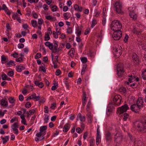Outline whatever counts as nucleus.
I'll use <instances>...</instances> for the list:
<instances>
[{
	"label": "nucleus",
	"instance_id": "5",
	"mask_svg": "<svg viewBox=\"0 0 146 146\" xmlns=\"http://www.w3.org/2000/svg\"><path fill=\"white\" fill-rule=\"evenodd\" d=\"M140 106L137 104H135L132 105L130 107V109L136 113H139L140 111Z\"/></svg>",
	"mask_w": 146,
	"mask_h": 146
},
{
	"label": "nucleus",
	"instance_id": "59",
	"mask_svg": "<svg viewBox=\"0 0 146 146\" xmlns=\"http://www.w3.org/2000/svg\"><path fill=\"white\" fill-rule=\"evenodd\" d=\"M38 24L39 25H42L43 23V20L42 19H38Z\"/></svg>",
	"mask_w": 146,
	"mask_h": 146
},
{
	"label": "nucleus",
	"instance_id": "51",
	"mask_svg": "<svg viewBox=\"0 0 146 146\" xmlns=\"http://www.w3.org/2000/svg\"><path fill=\"white\" fill-rule=\"evenodd\" d=\"M44 115H45V117L44 119V123H47L48 122V120L49 119V116L45 114Z\"/></svg>",
	"mask_w": 146,
	"mask_h": 146
},
{
	"label": "nucleus",
	"instance_id": "15",
	"mask_svg": "<svg viewBox=\"0 0 146 146\" xmlns=\"http://www.w3.org/2000/svg\"><path fill=\"white\" fill-rule=\"evenodd\" d=\"M74 8L75 10L77 11L81 12L82 11V7L81 6L79 7V5L77 4H75L74 5Z\"/></svg>",
	"mask_w": 146,
	"mask_h": 146
},
{
	"label": "nucleus",
	"instance_id": "10",
	"mask_svg": "<svg viewBox=\"0 0 146 146\" xmlns=\"http://www.w3.org/2000/svg\"><path fill=\"white\" fill-rule=\"evenodd\" d=\"M70 123H66L63 127V131L64 132L68 131L70 129Z\"/></svg>",
	"mask_w": 146,
	"mask_h": 146
},
{
	"label": "nucleus",
	"instance_id": "52",
	"mask_svg": "<svg viewBox=\"0 0 146 146\" xmlns=\"http://www.w3.org/2000/svg\"><path fill=\"white\" fill-rule=\"evenodd\" d=\"M91 105V102L89 101L86 106V110L87 111H88L89 110V109L90 108V106Z\"/></svg>",
	"mask_w": 146,
	"mask_h": 146
},
{
	"label": "nucleus",
	"instance_id": "49",
	"mask_svg": "<svg viewBox=\"0 0 146 146\" xmlns=\"http://www.w3.org/2000/svg\"><path fill=\"white\" fill-rule=\"evenodd\" d=\"M78 29L77 33V35L78 36H80L81 34V30H79V28L78 27Z\"/></svg>",
	"mask_w": 146,
	"mask_h": 146
},
{
	"label": "nucleus",
	"instance_id": "4",
	"mask_svg": "<svg viewBox=\"0 0 146 146\" xmlns=\"http://www.w3.org/2000/svg\"><path fill=\"white\" fill-rule=\"evenodd\" d=\"M112 135L109 130L105 132V139L106 142L110 143L112 141Z\"/></svg>",
	"mask_w": 146,
	"mask_h": 146
},
{
	"label": "nucleus",
	"instance_id": "18",
	"mask_svg": "<svg viewBox=\"0 0 146 146\" xmlns=\"http://www.w3.org/2000/svg\"><path fill=\"white\" fill-rule=\"evenodd\" d=\"M8 60L7 58L2 55L1 56V62L2 64H3L6 62H8Z\"/></svg>",
	"mask_w": 146,
	"mask_h": 146
},
{
	"label": "nucleus",
	"instance_id": "45",
	"mask_svg": "<svg viewBox=\"0 0 146 146\" xmlns=\"http://www.w3.org/2000/svg\"><path fill=\"white\" fill-rule=\"evenodd\" d=\"M53 47H54V50L52 49L51 50L52 52L54 53H56V52L57 53L58 47L56 46H53Z\"/></svg>",
	"mask_w": 146,
	"mask_h": 146
},
{
	"label": "nucleus",
	"instance_id": "14",
	"mask_svg": "<svg viewBox=\"0 0 146 146\" xmlns=\"http://www.w3.org/2000/svg\"><path fill=\"white\" fill-rule=\"evenodd\" d=\"M20 117L21 118V123L25 125H27V124L26 123V120L25 118V115L23 114H22L20 115Z\"/></svg>",
	"mask_w": 146,
	"mask_h": 146
},
{
	"label": "nucleus",
	"instance_id": "58",
	"mask_svg": "<svg viewBox=\"0 0 146 146\" xmlns=\"http://www.w3.org/2000/svg\"><path fill=\"white\" fill-rule=\"evenodd\" d=\"M9 100L10 103H13L14 102V99L12 97H9Z\"/></svg>",
	"mask_w": 146,
	"mask_h": 146
},
{
	"label": "nucleus",
	"instance_id": "21",
	"mask_svg": "<svg viewBox=\"0 0 146 146\" xmlns=\"http://www.w3.org/2000/svg\"><path fill=\"white\" fill-rule=\"evenodd\" d=\"M2 9L3 10H5V11L6 12V13L8 15H10L11 13L8 11V9L5 4H4L2 6Z\"/></svg>",
	"mask_w": 146,
	"mask_h": 146
},
{
	"label": "nucleus",
	"instance_id": "3",
	"mask_svg": "<svg viewBox=\"0 0 146 146\" xmlns=\"http://www.w3.org/2000/svg\"><path fill=\"white\" fill-rule=\"evenodd\" d=\"M129 109V108L128 105L127 104H125L122 106L119 107L118 108L117 113H119V115L125 112H126L127 110Z\"/></svg>",
	"mask_w": 146,
	"mask_h": 146
},
{
	"label": "nucleus",
	"instance_id": "11",
	"mask_svg": "<svg viewBox=\"0 0 146 146\" xmlns=\"http://www.w3.org/2000/svg\"><path fill=\"white\" fill-rule=\"evenodd\" d=\"M113 50L114 52L116 53L118 56H120L122 53V50L120 49H119L118 50V48L117 47H113Z\"/></svg>",
	"mask_w": 146,
	"mask_h": 146
},
{
	"label": "nucleus",
	"instance_id": "27",
	"mask_svg": "<svg viewBox=\"0 0 146 146\" xmlns=\"http://www.w3.org/2000/svg\"><path fill=\"white\" fill-rule=\"evenodd\" d=\"M17 13H18V9L17 10V13H13L12 14V18L14 19H15L16 18V19L18 21V17L17 16L18 14Z\"/></svg>",
	"mask_w": 146,
	"mask_h": 146
},
{
	"label": "nucleus",
	"instance_id": "55",
	"mask_svg": "<svg viewBox=\"0 0 146 146\" xmlns=\"http://www.w3.org/2000/svg\"><path fill=\"white\" fill-rule=\"evenodd\" d=\"M114 141H115L117 143H120L122 140H120L119 138L115 137Z\"/></svg>",
	"mask_w": 146,
	"mask_h": 146
},
{
	"label": "nucleus",
	"instance_id": "9",
	"mask_svg": "<svg viewBox=\"0 0 146 146\" xmlns=\"http://www.w3.org/2000/svg\"><path fill=\"white\" fill-rule=\"evenodd\" d=\"M132 58L134 61L136 62H136H135V63L137 64H138L140 61L138 56L135 53L133 54Z\"/></svg>",
	"mask_w": 146,
	"mask_h": 146
},
{
	"label": "nucleus",
	"instance_id": "62",
	"mask_svg": "<svg viewBox=\"0 0 146 146\" xmlns=\"http://www.w3.org/2000/svg\"><path fill=\"white\" fill-rule=\"evenodd\" d=\"M22 27L24 29H27L29 28V26L26 24H24L22 25Z\"/></svg>",
	"mask_w": 146,
	"mask_h": 146
},
{
	"label": "nucleus",
	"instance_id": "26",
	"mask_svg": "<svg viewBox=\"0 0 146 146\" xmlns=\"http://www.w3.org/2000/svg\"><path fill=\"white\" fill-rule=\"evenodd\" d=\"M1 104L2 106H7V102L5 99H2L1 100Z\"/></svg>",
	"mask_w": 146,
	"mask_h": 146
},
{
	"label": "nucleus",
	"instance_id": "61",
	"mask_svg": "<svg viewBox=\"0 0 146 146\" xmlns=\"http://www.w3.org/2000/svg\"><path fill=\"white\" fill-rule=\"evenodd\" d=\"M61 73V71L59 69H57L55 72L56 75L57 76H59Z\"/></svg>",
	"mask_w": 146,
	"mask_h": 146
},
{
	"label": "nucleus",
	"instance_id": "12",
	"mask_svg": "<svg viewBox=\"0 0 146 146\" xmlns=\"http://www.w3.org/2000/svg\"><path fill=\"white\" fill-rule=\"evenodd\" d=\"M44 44L46 46L48 47L50 50L53 49V45L52 43H51L50 42L47 41L45 42Z\"/></svg>",
	"mask_w": 146,
	"mask_h": 146
},
{
	"label": "nucleus",
	"instance_id": "28",
	"mask_svg": "<svg viewBox=\"0 0 146 146\" xmlns=\"http://www.w3.org/2000/svg\"><path fill=\"white\" fill-rule=\"evenodd\" d=\"M78 116L79 117L80 121H81L84 122L85 121V118L84 116H82V114L79 113L78 115Z\"/></svg>",
	"mask_w": 146,
	"mask_h": 146
},
{
	"label": "nucleus",
	"instance_id": "16",
	"mask_svg": "<svg viewBox=\"0 0 146 146\" xmlns=\"http://www.w3.org/2000/svg\"><path fill=\"white\" fill-rule=\"evenodd\" d=\"M136 103L138 105H140L141 107L142 106L143 103V98L142 97L139 98L137 100Z\"/></svg>",
	"mask_w": 146,
	"mask_h": 146
},
{
	"label": "nucleus",
	"instance_id": "44",
	"mask_svg": "<svg viewBox=\"0 0 146 146\" xmlns=\"http://www.w3.org/2000/svg\"><path fill=\"white\" fill-rule=\"evenodd\" d=\"M67 32L68 34H70L72 33V28L68 27L67 29Z\"/></svg>",
	"mask_w": 146,
	"mask_h": 146
},
{
	"label": "nucleus",
	"instance_id": "31",
	"mask_svg": "<svg viewBox=\"0 0 146 146\" xmlns=\"http://www.w3.org/2000/svg\"><path fill=\"white\" fill-rule=\"evenodd\" d=\"M97 21L96 19H93L92 21V23L91 25V27L93 28L96 24Z\"/></svg>",
	"mask_w": 146,
	"mask_h": 146
},
{
	"label": "nucleus",
	"instance_id": "42",
	"mask_svg": "<svg viewBox=\"0 0 146 146\" xmlns=\"http://www.w3.org/2000/svg\"><path fill=\"white\" fill-rule=\"evenodd\" d=\"M87 67V65H83L82 68L81 70V74L83 75L84 73L82 74V72H84L85 71V69Z\"/></svg>",
	"mask_w": 146,
	"mask_h": 146
},
{
	"label": "nucleus",
	"instance_id": "22",
	"mask_svg": "<svg viewBox=\"0 0 146 146\" xmlns=\"http://www.w3.org/2000/svg\"><path fill=\"white\" fill-rule=\"evenodd\" d=\"M63 16L64 20H67L70 17V14L68 12L64 13L63 14Z\"/></svg>",
	"mask_w": 146,
	"mask_h": 146
},
{
	"label": "nucleus",
	"instance_id": "50",
	"mask_svg": "<svg viewBox=\"0 0 146 146\" xmlns=\"http://www.w3.org/2000/svg\"><path fill=\"white\" fill-rule=\"evenodd\" d=\"M106 17H103V19L102 21V24L104 26H105L106 25Z\"/></svg>",
	"mask_w": 146,
	"mask_h": 146
},
{
	"label": "nucleus",
	"instance_id": "56",
	"mask_svg": "<svg viewBox=\"0 0 146 146\" xmlns=\"http://www.w3.org/2000/svg\"><path fill=\"white\" fill-rule=\"evenodd\" d=\"M7 75L9 76H12L14 75V72L13 71H10L9 72L7 73Z\"/></svg>",
	"mask_w": 146,
	"mask_h": 146
},
{
	"label": "nucleus",
	"instance_id": "19",
	"mask_svg": "<svg viewBox=\"0 0 146 146\" xmlns=\"http://www.w3.org/2000/svg\"><path fill=\"white\" fill-rule=\"evenodd\" d=\"M1 139L2 140L3 144H5L9 140V136H5V137L2 136L1 137Z\"/></svg>",
	"mask_w": 146,
	"mask_h": 146
},
{
	"label": "nucleus",
	"instance_id": "47",
	"mask_svg": "<svg viewBox=\"0 0 146 146\" xmlns=\"http://www.w3.org/2000/svg\"><path fill=\"white\" fill-rule=\"evenodd\" d=\"M1 77L3 80H6L7 76L5 74L3 73L1 75Z\"/></svg>",
	"mask_w": 146,
	"mask_h": 146
},
{
	"label": "nucleus",
	"instance_id": "40",
	"mask_svg": "<svg viewBox=\"0 0 146 146\" xmlns=\"http://www.w3.org/2000/svg\"><path fill=\"white\" fill-rule=\"evenodd\" d=\"M44 40L45 41H48L50 40V37L49 34H48V33H47L46 34H45L44 36Z\"/></svg>",
	"mask_w": 146,
	"mask_h": 146
},
{
	"label": "nucleus",
	"instance_id": "13",
	"mask_svg": "<svg viewBox=\"0 0 146 146\" xmlns=\"http://www.w3.org/2000/svg\"><path fill=\"white\" fill-rule=\"evenodd\" d=\"M112 37L115 40H119L121 37L116 33L115 32H114L112 35Z\"/></svg>",
	"mask_w": 146,
	"mask_h": 146
},
{
	"label": "nucleus",
	"instance_id": "48",
	"mask_svg": "<svg viewBox=\"0 0 146 146\" xmlns=\"http://www.w3.org/2000/svg\"><path fill=\"white\" fill-rule=\"evenodd\" d=\"M129 38V36L127 34H125V36L123 40V41L125 43L127 42L128 39Z\"/></svg>",
	"mask_w": 146,
	"mask_h": 146
},
{
	"label": "nucleus",
	"instance_id": "39",
	"mask_svg": "<svg viewBox=\"0 0 146 146\" xmlns=\"http://www.w3.org/2000/svg\"><path fill=\"white\" fill-rule=\"evenodd\" d=\"M25 107L27 108H29L31 106V104L30 102H27L25 104Z\"/></svg>",
	"mask_w": 146,
	"mask_h": 146
},
{
	"label": "nucleus",
	"instance_id": "53",
	"mask_svg": "<svg viewBox=\"0 0 146 146\" xmlns=\"http://www.w3.org/2000/svg\"><path fill=\"white\" fill-rule=\"evenodd\" d=\"M52 8V11H56V10L57 9V7L55 5L53 6L52 7H51Z\"/></svg>",
	"mask_w": 146,
	"mask_h": 146
},
{
	"label": "nucleus",
	"instance_id": "6",
	"mask_svg": "<svg viewBox=\"0 0 146 146\" xmlns=\"http://www.w3.org/2000/svg\"><path fill=\"white\" fill-rule=\"evenodd\" d=\"M137 127L139 128L138 130L143 133L146 132V125H144L142 123L138 124Z\"/></svg>",
	"mask_w": 146,
	"mask_h": 146
},
{
	"label": "nucleus",
	"instance_id": "57",
	"mask_svg": "<svg viewBox=\"0 0 146 146\" xmlns=\"http://www.w3.org/2000/svg\"><path fill=\"white\" fill-rule=\"evenodd\" d=\"M44 112L46 113H47L48 112V107L46 106H45L44 107Z\"/></svg>",
	"mask_w": 146,
	"mask_h": 146
},
{
	"label": "nucleus",
	"instance_id": "38",
	"mask_svg": "<svg viewBox=\"0 0 146 146\" xmlns=\"http://www.w3.org/2000/svg\"><path fill=\"white\" fill-rule=\"evenodd\" d=\"M21 65H19V72H21L23 70L25 69V66H21Z\"/></svg>",
	"mask_w": 146,
	"mask_h": 146
},
{
	"label": "nucleus",
	"instance_id": "2",
	"mask_svg": "<svg viewBox=\"0 0 146 146\" xmlns=\"http://www.w3.org/2000/svg\"><path fill=\"white\" fill-rule=\"evenodd\" d=\"M114 10L116 11L118 14H123V12L122 11L121 4L119 2H116L114 5Z\"/></svg>",
	"mask_w": 146,
	"mask_h": 146
},
{
	"label": "nucleus",
	"instance_id": "64",
	"mask_svg": "<svg viewBox=\"0 0 146 146\" xmlns=\"http://www.w3.org/2000/svg\"><path fill=\"white\" fill-rule=\"evenodd\" d=\"M128 135L131 140L133 141L134 139V138L132 136V135L130 133H128Z\"/></svg>",
	"mask_w": 146,
	"mask_h": 146
},
{
	"label": "nucleus",
	"instance_id": "36",
	"mask_svg": "<svg viewBox=\"0 0 146 146\" xmlns=\"http://www.w3.org/2000/svg\"><path fill=\"white\" fill-rule=\"evenodd\" d=\"M117 68H119L122 69L124 68L123 64L122 63H119L117 66Z\"/></svg>",
	"mask_w": 146,
	"mask_h": 146
},
{
	"label": "nucleus",
	"instance_id": "34",
	"mask_svg": "<svg viewBox=\"0 0 146 146\" xmlns=\"http://www.w3.org/2000/svg\"><path fill=\"white\" fill-rule=\"evenodd\" d=\"M46 125H44L41 126L40 127V130L43 132L47 129V127Z\"/></svg>",
	"mask_w": 146,
	"mask_h": 146
},
{
	"label": "nucleus",
	"instance_id": "25",
	"mask_svg": "<svg viewBox=\"0 0 146 146\" xmlns=\"http://www.w3.org/2000/svg\"><path fill=\"white\" fill-rule=\"evenodd\" d=\"M6 64L8 66H7V67H9L10 65L15 66L16 65L15 63V62L13 61L12 60H11L9 62H7V63H6Z\"/></svg>",
	"mask_w": 146,
	"mask_h": 146
},
{
	"label": "nucleus",
	"instance_id": "63",
	"mask_svg": "<svg viewBox=\"0 0 146 146\" xmlns=\"http://www.w3.org/2000/svg\"><path fill=\"white\" fill-rule=\"evenodd\" d=\"M43 8L44 10L47 11L48 9V7L46 4H44L43 5Z\"/></svg>",
	"mask_w": 146,
	"mask_h": 146
},
{
	"label": "nucleus",
	"instance_id": "46",
	"mask_svg": "<svg viewBox=\"0 0 146 146\" xmlns=\"http://www.w3.org/2000/svg\"><path fill=\"white\" fill-rule=\"evenodd\" d=\"M39 70L43 72H46V70L43 66H41L39 67Z\"/></svg>",
	"mask_w": 146,
	"mask_h": 146
},
{
	"label": "nucleus",
	"instance_id": "20",
	"mask_svg": "<svg viewBox=\"0 0 146 146\" xmlns=\"http://www.w3.org/2000/svg\"><path fill=\"white\" fill-rule=\"evenodd\" d=\"M52 34L53 35L54 37L55 38H58V35L61 34V32L58 31L56 33L54 31H53L52 32Z\"/></svg>",
	"mask_w": 146,
	"mask_h": 146
},
{
	"label": "nucleus",
	"instance_id": "37",
	"mask_svg": "<svg viewBox=\"0 0 146 146\" xmlns=\"http://www.w3.org/2000/svg\"><path fill=\"white\" fill-rule=\"evenodd\" d=\"M142 76L144 80H146V69L142 72Z\"/></svg>",
	"mask_w": 146,
	"mask_h": 146
},
{
	"label": "nucleus",
	"instance_id": "60",
	"mask_svg": "<svg viewBox=\"0 0 146 146\" xmlns=\"http://www.w3.org/2000/svg\"><path fill=\"white\" fill-rule=\"evenodd\" d=\"M56 107V104L55 103H53L51 104V106H50V108L52 109H54L55 107Z\"/></svg>",
	"mask_w": 146,
	"mask_h": 146
},
{
	"label": "nucleus",
	"instance_id": "30",
	"mask_svg": "<svg viewBox=\"0 0 146 146\" xmlns=\"http://www.w3.org/2000/svg\"><path fill=\"white\" fill-rule=\"evenodd\" d=\"M124 117L123 118V120L124 121H126L127 119H129V115L127 113H125L123 114Z\"/></svg>",
	"mask_w": 146,
	"mask_h": 146
},
{
	"label": "nucleus",
	"instance_id": "8",
	"mask_svg": "<svg viewBox=\"0 0 146 146\" xmlns=\"http://www.w3.org/2000/svg\"><path fill=\"white\" fill-rule=\"evenodd\" d=\"M100 126L99 125H97V135L96 138V144L97 145H98L99 144V139L101 138V136L100 135V131L99 129Z\"/></svg>",
	"mask_w": 146,
	"mask_h": 146
},
{
	"label": "nucleus",
	"instance_id": "35",
	"mask_svg": "<svg viewBox=\"0 0 146 146\" xmlns=\"http://www.w3.org/2000/svg\"><path fill=\"white\" fill-rule=\"evenodd\" d=\"M81 61L83 63H85L87 61V58L86 57H82L80 58Z\"/></svg>",
	"mask_w": 146,
	"mask_h": 146
},
{
	"label": "nucleus",
	"instance_id": "1",
	"mask_svg": "<svg viewBox=\"0 0 146 146\" xmlns=\"http://www.w3.org/2000/svg\"><path fill=\"white\" fill-rule=\"evenodd\" d=\"M111 29L113 31H116V29H121L122 25L121 22L118 20H114L113 21L110 25Z\"/></svg>",
	"mask_w": 146,
	"mask_h": 146
},
{
	"label": "nucleus",
	"instance_id": "41",
	"mask_svg": "<svg viewBox=\"0 0 146 146\" xmlns=\"http://www.w3.org/2000/svg\"><path fill=\"white\" fill-rule=\"evenodd\" d=\"M119 99H120L118 97V96H115L113 98V101L114 102L115 104V102L117 101L118 99L119 100Z\"/></svg>",
	"mask_w": 146,
	"mask_h": 146
},
{
	"label": "nucleus",
	"instance_id": "7",
	"mask_svg": "<svg viewBox=\"0 0 146 146\" xmlns=\"http://www.w3.org/2000/svg\"><path fill=\"white\" fill-rule=\"evenodd\" d=\"M18 123L17 122H15L11 126V127L13 131L14 132L15 134H17L18 132Z\"/></svg>",
	"mask_w": 146,
	"mask_h": 146
},
{
	"label": "nucleus",
	"instance_id": "32",
	"mask_svg": "<svg viewBox=\"0 0 146 146\" xmlns=\"http://www.w3.org/2000/svg\"><path fill=\"white\" fill-rule=\"evenodd\" d=\"M36 97L35 96L34 93L33 94L28 97L26 100V101H28L29 100L34 99V98H35Z\"/></svg>",
	"mask_w": 146,
	"mask_h": 146
},
{
	"label": "nucleus",
	"instance_id": "43",
	"mask_svg": "<svg viewBox=\"0 0 146 146\" xmlns=\"http://www.w3.org/2000/svg\"><path fill=\"white\" fill-rule=\"evenodd\" d=\"M41 56V54L40 53H38L35 56V58L37 59L40 58Z\"/></svg>",
	"mask_w": 146,
	"mask_h": 146
},
{
	"label": "nucleus",
	"instance_id": "29",
	"mask_svg": "<svg viewBox=\"0 0 146 146\" xmlns=\"http://www.w3.org/2000/svg\"><path fill=\"white\" fill-rule=\"evenodd\" d=\"M114 32H115L121 38L122 37V32L121 31V29H116V31H113Z\"/></svg>",
	"mask_w": 146,
	"mask_h": 146
},
{
	"label": "nucleus",
	"instance_id": "54",
	"mask_svg": "<svg viewBox=\"0 0 146 146\" xmlns=\"http://www.w3.org/2000/svg\"><path fill=\"white\" fill-rule=\"evenodd\" d=\"M107 110L108 112H112V108L110 106H108L107 108Z\"/></svg>",
	"mask_w": 146,
	"mask_h": 146
},
{
	"label": "nucleus",
	"instance_id": "23",
	"mask_svg": "<svg viewBox=\"0 0 146 146\" xmlns=\"http://www.w3.org/2000/svg\"><path fill=\"white\" fill-rule=\"evenodd\" d=\"M115 137L119 138L120 140H122L123 136L122 134L120 133H117L115 135Z\"/></svg>",
	"mask_w": 146,
	"mask_h": 146
},
{
	"label": "nucleus",
	"instance_id": "24",
	"mask_svg": "<svg viewBox=\"0 0 146 146\" xmlns=\"http://www.w3.org/2000/svg\"><path fill=\"white\" fill-rule=\"evenodd\" d=\"M129 15L131 18H132L133 19H136L137 16V15L134 12H130L129 13Z\"/></svg>",
	"mask_w": 146,
	"mask_h": 146
},
{
	"label": "nucleus",
	"instance_id": "17",
	"mask_svg": "<svg viewBox=\"0 0 146 146\" xmlns=\"http://www.w3.org/2000/svg\"><path fill=\"white\" fill-rule=\"evenodd\" d=\"M123 69H119V68H117V75L118 76H122V73H123L124 72L123 70Z\"/></svg>",
	"mask_w": 146,
	"mask_h": 146
},
{
	"label": "nucleus",
	"instance_id": "33",
	"mask_svg": "<svg viewBox=\"0 0 146 146\" xmlns=\"http://www.w3.org/2000/svg\"><path fill=\"white\" fill-rule=\"evenodd\" d=\"M31 23L33 27H35L37 26V22L36 21L33 20L31 21Z\"/></svg>",
	"mask_w": 146,
	"mask_h": 146
}]
</instances>
